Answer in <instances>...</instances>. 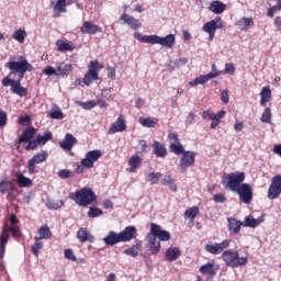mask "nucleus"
<instances>
[{"mask_svg": "<svg viewBox=\"0 0 281 281\" xmlns=\"http://www.w3.org/2000/svg\"><path fill=\"white\" fill-rule=\"evenodd\" d=\"M4 67L10 70L9 75L2 78V87H10L11 93L25 98L27 97V88L21 85L25 72L33 71V66L30 64L25 56L13 55L10 60L5 63Z\"/></svg>", "mask_w": 281, "mask_h": 281, "instance_id": "obj_1", "label": "nucleus"}, {"mask_svg": "<svg viewBox=\"0 0 281 281\" xmlns=\"http://www.w3.org/2000/svg\"><path fill=\"white\" fill-rule=\"evenodd\" d=\"M246 179V173L244 171H233L223 176L222 183L226 190H229L239 195V200L249 205L254 199L252 187L244 182Z\"/></svg>", "mask_w": 281, "mask_h": 281, "instance_id": "obj_2", "label": "nucleus"}, {"mask_svg": "<svg viewBox=\"0 0 281 281\" xmlns=\"http://www.w3.org/2000/svg\"><path fill=\"white\" fill-rule=\"evenodd\" d=\"M171 235L169 231H162L159 224H155L154 222H151L150 231L148 235H146V239L148 243L149 250L153 255H157L160 251V241H169Z\"/></svg>", "mask_w": 281, "mask_h": 281, "instance_id": "obj_3", "label": "nucleus"}, {"mask_svg": "<svg viewBox=\"0 0 281 281\" xmlns=\"http://www.w3.org/2000/svg\"><path fill=\"white\" fill-rule=\"evenodd\" d=\"M134 37L139 43H146L151 45H160L166 48H172L176 43V37L173 34H168L166 36H158L156 34L143 35L140 32L134 33Z\"/></svg>", "mask_w": 281, "mask_h": 281, "instance_id": "obj_4", "label": "nucleus"}, {"mask_svg": "<svg viewBox=\"0 0 281 281\" xmlns=\"http://www.w3.org/2000/svg\"><path fill=\"white\" fill-rule=\"evenodd\" d=\"M69 199L72 200L78 206L87 207L97 201V195L89 189V187H83V189H78L74 193H69Z\"/></svg>", "mask_w": 281, "mask_h": 281, "instance_id": "obj_5", "label": "nucleus"}, {"mask_svg": "<svg viewBox=\"0 0 281 281\" xmlns=\"http://www.w3.org/2000/svg\"><path fill=\"white\" fill-rule=\"evenodd\" d=\"M221 259L229 268L245 267L248 262L247 257H240L239 252L234 249H228V250L224 251L221 256Z\"/></svg>", "mask_w": 281, "mask_h": 281, "instance_id": "obj_6", "label": "nucleus"}, {"mask_svg": "<svg viewBox=\"0 0 281 281\" xmlns=\"http://www.w3.org/2000/svg\"><path fill=\"white\" fill-rule=\"evenodd\" d=\"M10 232L13 238H19L21 236V231L19 226H11L10 228H2V233L0 235V259L5 257V246L10 241Z\"/></svg>", "mask_w": 281, "mask_h": 281, "instance_id": "obj_7", "label": "nucleus"}, {"mask_svg": "<svg viewBox=\"0 0 281 281\" xmlns=\"http://www.w3.org/2000/svg\"><path fill=\"white\" fill-rule=\"evenodd\" d=\"M103 69V65L98 59L91 60L88 71L83 77V83L89 87L93 81L99 80V71Z\"/></svg>", "mask_w": 281, "mask_h": 281, "instance_id": "obj_8", "label": "nucleus"}, {"mask_svg": "<svg viewBox=\"0 0 281 281\" xmlns=\"http://www.w3.org/2000/svg\"><path fill=\"white\" fill-rule=\"evenodd\" d=\"M223 21L221 16H216L215 19L206 22L203 25V31L209 34V41L212 42L215 37L216 30H223Z\"/></svg>", "mask_w": 281, "mask_h": 281, "instance_id": "obj_9", "label": "nucleus"}, {"mask_svg": "<svg viewBox=\"0 0 281 281\" xmlns=\"http://www.w3.org/2000/svg\"><path fill=\"white\" fill-rule=\"evenodd\" d=\"M226 115V111L225 110H221L218 111L216 114L213 112V110L209 109L203 111L202 113V117L203 120H210L212 121L211 123V128L212 130H216V127L220 125L221 120L224 119V116Z\"/></svg>", "mask_w": 281, "mask_h": 281, "instance_id": "obj_10", "label": "nucleus"}, {"mask_svg": "<svg viewBox=\"0 0 281 281\" xmlns=\"http://www.w3.org/2000/svg\"><path fill=\"white\" fill-rule=\"evenodd\" d=\"M47 158H48V154L44 149H42V151H38L37 154H34L31 160H29L27 162L29 173L30 175L36 173L37 171H36L35 165L45 162Z\"/></svg>", "mask_w": 281, "mask_h": 281, "instance_id": "obj_11", "label": "nucleus"}, {"mask_svg": "<svg viewBox=\"0 0 281 281\" xmlns=\"http://www.w3.org/2000/svg\"><path fill=\"white\" fill-rule=\"evenodd\" d=\"M281 195V176H273L271 180V184L268 189V198L270 200L279 199Z\"/></svg>", "mask_w": 281, "mask_h": 281, "instance_id": "obj_12", "label": "nucleus"}, {"mask_svg": "<svg viewBox=\"0 0 281 281\" xmlns=\"http://www.w3.org/2000/svg\"><path fill=\"white\" fill-rule=\"evenodd\" d=\"M102 157V151L100 149H92L86 154V158L81 159V165L87 169H91L94 166V162Z\"/></svg>", "mask_w": 281, "mask_h": 281, "instance_id": "obj_13", "label": "nucleus"}, {"mask_svg": "<svg viewBox=\"0 0 281 281\" xmlns=\"http://www.w3.org/2000/svg\"><path fill=\"white\" fill-rule=\"evenodd\" d=\"M195 151H183L182 158L180 160V170L186 172L188 168L192 167L195 162Z\"/></svg>", "mask_w": 281, "mask_h": 281, "instance_id": "obj_14", "label": "nucleus"}, {"mask_svg": "<svg viewBox=\"0 0 281 281\" xmlns=\"http://www.w3.org/2000/svg\"><path fill=\"white\" fill-rule=\"evenodd\" d=\"M231 246V241L229 240H224L223 243L221 244H207L204 249L206 252L211 254V255H220L222 254L225 249H227L228 247Z\"/></svg>", "mask_w": 281, "mask_h": 281, "instance_id": "obj_15", "label": "nucleus"}, {"mask_svg": "<svg viewBox=\"0 0 281 281\" xmlns=\"http://www.w3.org/2000/svg\"><path fill=\"white\" fill-rule=\"evenodd\" d=\"M77 143L78 139L71 133H66L64 139L59 142V146L63 150L70 153Z\"/></svg>", "mask_w": 281, "mask_h": 281, "instance_id": "obj_16", "label": "nucleus"}, {"mask_svg": "<svg viewBox=\"0 0 281 281\" xmlns=\"http://www.w3.org/2000/svg\"><path fill=\"white\" fill-rule=\"evenodd\" d=\"M218 76H220V71L201 75V76L196 77L194 80L190 81L189 86L193 88L199 85H205L207 81H210L213 78H217Z\"/></svg>", "mask_w": 281, "mask_h": 281, "instance_id": "obj_17", "label": "nucleus"}, {"mask_svg": "<svg viewBox=\"0 0 281 281\" xmlns=\"http://www.w3.org/2000/svg\"><path fill=\"white\" fill-rule=\"evenodd\" d=\"M119 234L122 243H128L136 238L137 228L135 226H125L124 231H121Z\"/></svg>", "mask_w": 281, "mask_h": 281, "instance_id": "obj_18", "label": "nucleus"}, {"mask_svg": "<svg viewBox=\"0 0 281 281\" xmlns=\"http://www.w3.org/2000/svg\"><path fill=\"white\" fill-rule=\"evenodd\" d=\"M80 32L88 35H95L97 33H101L102 29L98 24L92 23L91 21H85Z\"/></svg>", "mask_w": 281, "mask_h": 281, "instance_id": "obj_19", "label": "nucleus"}, {"mask_svg": "<svg viewBox=\"0 0 281 281\" xmlns=\"http://www.w3.org/2000/svg\"><path fill=\"white\" fill-rule=\"evenodd\" d=\"M120 20L123 21L124 24L130 26L132 30H138L142 27V23L139 22V20L127 13H123Z\"/></svg>", "mask_w": 281, "mask_h": 281, "instance_id": "obj_20", "label": "nucleus"}, {"mask_svg": "<svg viewBox=\"0 0 281 281\" xmlns=\"http://www.w3.org/2000/svg\"><path fill=\"white\" fill-rule=\"evenodd\" d=\"M125 130H126V124H125L124 117L122 114H120L117 120L114 123H112L108 133L112 135L119 132H124Z\"/></svg>", "mask_w": 281, "mask_h": 281, "instance_id": "obj_21", "label": "nucleus"}, {"mask_svg": "<svg viewBox=\"0 0 281 281\" xmlns=\"http://www.w3.org/2000/svg\"><path fill=\"white\" fill-rule=\"evenodd\" d=\"M103 243L106 246L113 247L122 241L120 233H115V231H110V233L103 237Z\"/></svg>", "mask_w": 281, "mask_h": 281, "instance_id": "obj_22", "label": "nucleus"}, {"mask_svg": "<svg viewBox=\"0 0 281 281\" xmlns=\"http://www.w3.org/2000/svg\"><path fill=\"white\" fill-rule=\"evenodd\" d=\"M227 222L228 231L231 232V234L238 235L241 226H244V222H239L238 220H236V217H227Z\"/></svg>", "mask_w": 281, "mask_h": 281, "instance_id": "obj_23", "label": "nucleus"}, {"mask_svg": "<svg viewBox=\"0 0 281 281\" xmlns=\"http://www.w3.org/2000/svg\"><path fill=\"white\" fill-rule=\"evenodd\" d=\"M66 1L67 0H57V2H52L53 4V10H54V14L53 18L57 19L61 16V13H66Z\"/></svg>", "mask_w": 281, "mask_h": 281, "instance_id": "obj_24", "label": "nucleus"}, {"mask_svg": "<svg viewBox=\"0 0 281 281\" xmlns=\"http://www.w3.org/2000/svg\"><path fill=\"white\" fill-rule=\"evenodd\" d=\"M181 257V250L177 247H171L166 250L165 258L168 262L178 260Z\"/></svg>", "mask_w": 281, "mask_h": 281, "instance_id": "obj_25", "label": "nucleus"}, {"mask_svg": "<svg viewBox=\"0 0 281 281\" xmlns=\"http://www.w3.org/2000/svg\"><path fill=\"white\" fill-rule=\"evenodd\" d=\"M209 9L212 13L218 15L224 13V11L226 10V4L220 0H215L211 2Z\"/></svg>", "mask_w": 281, "mask_h": 281, "instance_id": "obj_26", "label": "nucleus"}, {"mask_svg": "<svg viewBox=\"0 0 281 281\" xmlns=\"http://www.w3.org/2000/svg\"><path fill=\"white\" fill-rule=\"evenodd\" d=\"M77 238L79 239V241L81 244L83 243H93L94 241V237L93 235H90V233H88L87 228H79V231L77 232Z\"/></svg>", "mask_w": 281, "mask_h": 281, "instance_id": "obj_27", "label": "nucleus"}, {"mask_svg": "<svg viewBox=\"0 0 281 281\" xmlns=\"http://www.w3.org/2000/svg\"><path fill=\"white\" fill-rule=\"evenodd\" d=\"M56 45H57V50L60 52V53L74 52L75 50V45H74L72 42L58 40L56 42Z\"/></svg>", "mask_w": 281, "mask_h": 281, "instance_id": "obj_28", "label": "nucleus"}, {"mask_svg": "<svg viewBox=\"0 0 281 281\" xmlns=\"http://www.w3.org/2000/svg\"><path fill=\"white\" fill-rule=\"evenodd\" d=\"M154 154L158 158H165L167 156V148L164 144L158 140H154L153 143Z\"/></svg>", "mask_w": 281, "mask_h": 281, "instance_id": "obj_29", "label": "nucleus"}, {"mask_svg": "<svg viewBox=\"0 0 281 281\" xmlns=\"http://www.w3.org/2000/svg\"><path fill=\"white\" fill-rule=\"evenodd\" d=\"M37 234L40 235L38 237L35 236L34 240L38 241L42 239H49L52 238V233L49 231V226H47V224H44V226H41L37 231Z\"/></svg>", "mask_w": 281, "mask_h": 281, "instance_id": "obj_30", "label": "nucleus"}, {"mask_svg": "<svg viewBox=\"0 0 281 281\" xmlns=\"http://www.w3.org/2000/svg\"><path fill=\"white\" fill-rule=\"evenodd\" d=\"M34 134H35V128L34 127H26L23 131V133L20 136V138H19V144H23V143L30 142L34 137Z\"/></svg>", "mask_w": 281, "mask_h": 281, "instance_id": "obj_31", "label": "nucleus"}, {"mask_svg": "<svg viewBox=\"0 0 281 281\" xmlns=\"http://www.w3.org/2000/svg\"><path fill=\"white\" fill-rule=\"evenodd\" d=\"M263 221V217H258L257 220H255L252 215H248V217L245 218V222H243V226L255 228L259 226Z\"/></svg>", "mask_w": 281, "mask_h": 281, "instance_id": "obj_32", "label": "nucleus"}, {"mask_svg": "<svg viewBox=\"0 0 281 281\" xmlns=\"http://www.w3.org/2000/svg\"><path fill=\"white\" fill-rule=\"evenodd\" d=\"M142 162L143 160L139 156H131L128 160L130 172H136V169L140 167Z\"/></svg>", "mask_w": 281, "mask_h": 281, "instance_id": "obj_33", "label": "nucleus"}, {"mask_svg": "<svg viewBox=\"0 0 281 281\" xmlns=\"http://www.w3.org/2000/svg\"><path fill=\"white\" fill-rule=\"evenodd\" d=\"M71 71H72V65L71 64L60 63L56 67L57 77L58 76H67Z\"/></svg>", "mask_w": 281, "mask_h": 281, "instance_id": "obj_34", "label": "nucleus"}, {"mask_svg": "<svg viewBox=\"0 0 281 281\" xmlns=\"http://www.w3.org/2000/svg\"><path fill=\"white\" fill-rule=\"evenodd\" d=\"M260 105L265 106V104L271 100V89L269 87H263L260 92Z\"/></svg>", "mask_w": 281, "mask_h": 281, "instance_id": "obj_35", "label": "nucleus"}, {"mask_svg": "<svg viewBox=\"0 0 281 281\" xmlns=\"http://www.w3.org/2000/svg\"><path fill=\"white\" fill-rule=\"evenodd\" d=\"M16 182L20 188H29L32 186V180L30 178H25L23 173H16Z\"/></svg>", "mask_w": 281, "mask_h": 281, "instance_id": "obj_36", "label": "nucleus"}, {"mask_svg": "<svg viewBox=\"0 0 281 281\" xmlns=\"http://www.w3.org/2000/svg\"><path fill=\"white\" fill-rule=\"evenodd\" d=\"M169 149H170V153L177 155V156H180V155H183L186 151H184V147L183 145L181 144V142L179 143H171L170 146H169Z\"/></svg>", "mask_w": 281, "mask_h": 281, "instance_id": "obj_37", "label": "nucleus"}, {"mask_svg": "<svg viewBox=\"0 0 281 281\" xmlns=\"http://www.w3.org/2000/svg\"><path fill=\"white\" fill-rule=\"evenodd\" d=\"M48 115L53 120H63L65 117V114L57 105H54V108L48 112Z\"/></svg>", "mask_w": 281, "mask_h": 281, "instance_id": "obj_38", "label": "nucleus"}, {"mask_svg": "<svg viewBox=\"0 0 281 281\" xmlns=\"http://www.w3.org/2000/svg\"><path fill=\"white\" fill-rule=\"evenodd\" d=\"M157 122H158L157 119H151V117L139 119V123L144 127H148V128H154L157 125Z\"/></svg>", "mask_w": 281, "mask_h": 281, "instance_id": "obj_39", "label": "nucleus"}, {"mask_svg": "<svg viewBox=\"0 0 281 281\" xmlns=\"http://www.w3.org/2000/svg\"><path fill=\"white\" fill-rule=\"evenodd\" d=\"M53 137L52 132H45L43 135L38 134L36 136V142L38 145H45Z\"/></svg>", "mask_w": 281, "mask_h": 281, "instance_id": "obj_40", "label": "nucleus"}, {"mask_svg": "<svg viewBox=\"0 0 281 281\" xmlns=\"http://www.w3.org/2000/svg\"><path fill=\"white\" fill-rule=\"evenodd\" d=\"M13 40L19 42V43H24V40L26 37V31L25 30H16L13 32V35H12Z\"/></svg>", "mask_w": 281, "mask_h": 281, "instance_id": "obj_41", "label": "nucleus"}, {"mask_svg": "<svg viewBox=\"0 0 281 281\" xmlns=\"http://www.w3.org/2000/svg\"><path fill=\"white\" fill-rule=\"evenodd\" d=\"M200 272L202 274H206V276H214L215 274L214 265L206 263V265L202 266L200 269Z\"/></svg>", "mask_w": 281, "mask_h": 281, "instance_id": "obj_42", "label": "nucleus"}, {"mask_svg": "<svg viewBox=\"0 0 281 281\" xmlns=\"http://www.w3.org/2000/svg\"><path fill=\"white\" fill-rule=\"evenodd\" d=\"M199 212V206H191V209L186 210L184 216L193 221L198 216Z\"/></svg>", "mask_w": 281, "mask_h": 281, "instance_id": "obj_43", "label": "nucleus"}, {"mask_svg": "<svg viewBox=\"0 0 281 281\" xmlns=\"http://www.w3.org/2000/svg\"><path fill=\"white\" fill-rule=\"evenodd\" d=\"M271 119H272L271 109L267 106L261 115V122L270 124Z\"/></svg>", "mask_w": 281, "mask_h": 281, "instance_id": "obj_44", "label": "nucleus"}, {"mask_svg": "<svg viewBox=\"0 0 281 281\" xmlns=\"http://www.w3.org/2000/svg\"><path fill=\"white\" fill-rule=\"evenodd\" d=\"M103 214V211L101 209H98L97 206H91V209L88 211V216L91 218L99 217Z\"/></svg>", "mask_w": 281, "mask_h": 281, "instance_id": "obj_45", "label": "nucleus"}, {"mask_svg": "<svg viewBox=\"0 0 281 281\" xmlns=\"http://www.w3.org/2000/svg\"><path fill=\"white\" fill-rule=\"evenodd\" d=\"M161 177H162V173H160V172L155 173L154 171H151L147 176L148 180L150 181V183L153 186L157 184L158 183V179H160Z\"/></svg>", "mask_w": 281, "mask_h": 281, "instance_id": "obj_46", "label": "nucleus"}, {"mask_svg": "<svg viewBox=\"0 0 281 281\" xmlns=\"http://www.w3.org/2000/svg\"><path fill=\"white\" fill-rule=\"evenodd\" d=\"M167 139L170 143V145L181 143L177 132H169Z\"/></svg>", "mask_w": 281, "mask_h": 281, "instance_id": "obj_47", "label": "nucleus"}, {"mask_svg": "<svg viewBox=\"0 0 281 281\" xmlns=\"http://www.w3.org/2000/svg\"><path fill=\"white\" fill-rule=\"evenodd\" d=\"M8 125V113L0 108V128L5 127Z\"/></svg>", "mask_w": 281, "mask_h": 281, "instance_id": "obj_48", "label": "nucleus"}, {"mask_svg": "<svg viewBox=\"0 0 281 281\" xmlns=\"http://www.w3.org/2000/svg\"><path fill=\"white\" fill-rule=\"evenodd\" d=\"M57 176L60 179H69L72 177V171H70V169H60Z\"/></svg>", "mask_w": 281, "mask_h": 281, "instance_id": "obj_49", "label": "nucleus"}, {"mask_svg": "<svg viewBox=\"0 0 281 281\" xmlns=\"http://www.w3.org/2000/svg\"><path fill=\"white\" fill-rule=\"evenodd\" d=\"M80 106H82L83 110H91L97 106V102L94 100H89L87 102H80Z\"/></svg>", "mask_w": 281, "mask_h": 281, "instance_id": "obj_50", "label": "nucleus"}, {"mask_svg": "<svg viewBox=\"0 0 281 281\" xmlns=\"http://www.w3.org/2000/svg\"><path fill=\"white\" fill-rule=\"evenodd\" d=\"M279 11H281V4H280V2L269 9V11H268V16L272 19V18H274V14H276L277 12H279Z\"/></svg>", "mask_w": 281, "mask_h": 281, "instance_id": "obj_51", "label": "nucleus"}, {"mask_svg": "<svg viewBox=\"0 0 281 281\" xmlns=\"http://www.w3.org/2000/svg\"><path fill=\"white\" fill-rule=\"evenodd\" d=\"M43 248V244L42 243H35L32 247H31V251L35 257H38L40 250Z\"/></svg>", "mask_w": 281, "mask_h": 281, "instance_id": "obj_52", "label": "nucleus"}, {"mask_svg": "<svg viewBox=\"0 0 281 281\" xmlns=\"http://www.w3.org/2000/svg\"><path fill=\"white\" fill-rule=\"evenodd\" d=\"M31 122V116L27 114V115H22L19 117L18 120V123L22 126H26L29 125Z\"/></svg>", "mask_w": 281, "mask_h": 281, "instance_id": "obj_53", "label": "nucleus"}, {"mask_svg": "<svg viewBox=\"0 0 281 281\" xmlns=\"http://www.w3.org/2000/svg\"><path fill=\"white\" fill-rule=\"evenodd\" d=\"M44 74L46 76H57V68H54L53 66H47L44 68Z\"/></svg>", "mask_w": 281, "mask_h": 281, "instance_id": "obj_54", "label": "nucleus"}, {"mask_svg": "<svg viewBox=\"0 0 281 281\" xmlns=\"http://www.w3.org/2000/svg\"><path fill=\"white\" fill-rule=\"evenodd\" d=\"M64 256L68 260H71V261H75V262L77 261V258L75 257L74 251L71 249H66L64 251Z\"/></svg>", "mask_w": 281, "mask_h": 281, "instance_id": "obj_55", "label": "nucleus"}, {"mask_svg": "<svg viewBox=\"0 0 281 281\" xmlns=\"http://www.w3.org/2000/svg\"><path fill=\"white\" fill-rule=\"evenodd\" d=\"M38 143L37 139H30L27 140V145L25 146L26 150H34L37 147Z\"/></svg>", "mask_w": 281, "mask_h": 281, "instance_id": "obj_56", "label": "nucleus"}, {"mask_svg": "<svg viewBox=\"0 0 281 281\" xmlns=\"http://www.w3.org/2000/svg\"><path fill=\"white\" fill-rule=\"evenodd\" d=\"M221 100H222V102H223L224 104H228V102H229V93H228V90H227V89H225V90L222 91V93H221Z\"/></svg>", "mask_w": 281, "mask_h": 281, "instance_id": "obj_57", "label": "nucleus"}, {"mask_svg": "<svg viewBox=\"0 0 281 281\" xmlns=\"http://www.w3.org/2000/svg\"><path fill=\"white\" fill-rule=\"evenodd\" d=\"M236 71V68L233 63H226L225 65V72L229 75H234Z\"/></svg>", "mask_w": 281, "mask_h": 281, "instance_id": "obj_58", "label": "nucleus"}, {"mask_svg": "<svg viewBox=\"0 0 281 281\" xmlns=\"http://www.w3.org/2000/svg\"><path fill=\"white\" fill-rule=\"evenodd\" d=\"M215 203H224L226 201V198L224 193H216L213 198Z\"/></svg>", "mask_w": 281, "mask_h": 281, "instance_id": "obj_59", "label": "nucleus"}, {"mask_svg": "<svg viewBox=\"0 0 281 281\" xmlns=\"http://www.w3.org/2000/svg\"><path fill=\"white\" fill-rule=\"evenodd\" d=\"M64 204H65V202H63V200H59V202H53L52 204H48V209L58 210V209L63 207Z\"/></svg>", "mask_w": 281, "mask_h": 281, "instance_id": "obj_60", "label": "nucleus"}, {"mask_svg": "<svg viewBox=\"0 0 281 281\" xmlns=\"http://www.w3.org/2000/svg\"><path fill=\"white\" fill-rule=\"evenodd\" d=\"M124 254L135 258L138 256V250L135 248H130V249L124 250Z\"/></svg>", "mask_w": 281, "mask_h": 281, "instance_id": "obj_61", "label": "nucleus"}, {"mask_svg": "<svg viewBox=\"0 0 281 281\" xmlns=\"http://www.w3.org/2000/svg\"><path fill=\"white\" fill-rule=\"evenodd\" d=\"M8 192V180H1L0 182V193L4 194Z\"/></svg>", "mask_w": 281, "mask_h": 281, "instance_id": "obj_62", "label": "nucleus"}, {"mask_svg": "<svg viewBox=\"0 0 281 281\" xmlns=\"http://www.w3.org/2000/svg\"><path fill=\"white\" fill-rule=\"evenodd\" d=\"M108 77L112 80H115L116 71L114 67H108Z\"/></svg>", "mask_w": 281, "mask_h": 281, "instance_id": "obj_63", "label": "nucleus"}, {"mask_svg": "<svg viewBox=\"0 0 281 281\" xmlns=\"http://www.w3.org/2000/svg\"><path fill=\"white\" fill-rule=\"evenodd\" d=\"M274 24H276L277 30L281 32V16L276 18Z\"/></svg>", "mask_w": 281, "mask_h": 281, "instance_id": "obj_64", "label": "nucleus"}]
</instances>
